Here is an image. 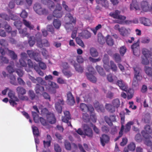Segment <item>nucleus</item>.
<instances>
[{
	"mask_svg": "<svg viewBox=\"0 0 152 152\" xmlns=\"http://www.w3.org/2000/svg\"><path fill=\"white\" fill-rule=\"evenodd\" d=\"M120 12L119 11L116 10L114 12H112L110 13V15L114 18L119 19L121 21L118 20L117 23L121 24L123 23V20L126 19V17L124 16L120 15Z\"/></svg>",
	"mask_w": 152,
	"mask_h": 152,
	"instance_id": "10",
	"label": "nucleus"
},
{
	"mask_svg": "<svg viewBox=\"0 0 152 152\" xmlns=\"http://www.w3.org/2000/svg\"><path fill=\"white\" fill-rule=\"evenodd\" d=\"M134 77L132 86L133 88L138 86V81L142 79V76L140 72V69L137 67H134Z\"/></svg>",
	"mask_w": 152,
	"mask_h": 152,
	"instance_id": "8",
	"label": "nucleus"
},
{
	"mask_svg": "<svg viewBox=\"0 0 152 152\" xmlns=\"http://www.w3.org/2000/svg\"><path fill=\"white\" fill-rule=\"evenodd\" d=\"M41 37L42 36L41 35L36 39L38 46L41 48L43 46L46 47L48 46L49 45V44L48 40L46 39H45L42 41L41 40Z\"/></svg>",
	"mask_w": 152,
	"mask_h": 152,
	"instance_id": "15",
	"label": "nucleus"
},
{
	"mask_svg": "<svg viewBox=\"0 0 152 152\" xmlns=\"http://www.w3.org/2000/svg\"><path fill=\"white\" fill-rule=\"evenodd\" d=\"M86 76L93 83L95 82L96 81V78L94 76L93 74L89 75L88 73L86 74Z\"/></svg>",
	"mask_w": 152,
	"mask_h": 152,
	"instance_id": "51",
	"label": "nucleus"
},
{
	"mask_svg": "<svg viewBox=\"0 0 152 152\" xmlns=\"http://www.w3.org/2000/svg\"><path fill=\"white\" fill-rule=\"evenodd\" d=\"M10 15L12 16H13V17H8L6 14L4 13H2L1 14L0 13V18H4L7 20H9L10 19L13 20H15L18 19V16L16 15L14 16L11 14H10Z\"/></svg>",
	"mask_w": 152,
	"mask_h": 152,
	"instance_id": "27",
	"label": "nucleus"
},
{
	"mask_svg": "<svg viewBox=\"0 0 152 152\" xmlns=\"http://www.w3.org/2000/svg\"><path fill=\"white\" fill-rule=\"evenodd\" d=\"M126 51V49L124 46H123L120 48V52L121 55L122 56H123L125 54Z\"/></svg>",
	"mask_w": 152,
	"mask_h": 152,
	"instance_id": "60",
	"label": "nucleus"
},
{
	"mask_svg": "<svg viewBox=\"0 0 152 152\" xmlns=\"http://www.w3.org/2000/svg\"><path fill=\"white\" fill-rule=\"evenodd\" d=\"M35 91L37 94H41L44 90L43 87L40 86L39 84H37L35 89Z\"/></svg>",
	"mask_w": 152,
	"mask_h": 152,
	"instance_id": "38",
	"label": "nucleus"
},
{
	"mask_svg": "<svg viewBox=\"0 0 152 152\" xmlns=\"http://www.w3.org/2000/svg\"><path fill=\"white\" fill-rule=\"evenodd\" d=\"M28 43L30 46H32L35 43V39L34 36L30 37L28 39Z\"/></svg>",
	"mask_w": 152,
	"mask_h": 152,
	"instance_id": "55",
	"label": "nucleus"
},
{
	"mask_svg": "<svg viewBox=\"0 0 152 152\" xmlns=\"http://www.w3.org/2000/svg\"><path fill=\"white\" fill-rule=\"evenodd\" d=\"M124 116H123L121 117V122L122 124V126L120 131L119 132V136L116 138L115 139V141H116L118 139L121 137L123 134V130L124 128V126L123 124L124 123Z\"/></svg>",
	"mask_w": 152,
	"mask_h": 152,
	"instance_id": "31",
	"label": "nucleus"
},
{
	"mask_svg": "<svg viewBox=\"0 0 152 152\" xmlns=\"http://www.w3.org/2000/svg\"><path fill=\"white\" fill-rule=\"evenodd\" d=\"M80 107L82 110L85 112L88 111L91 113H93L94 111V109L91 106H87L86 104L84 103L81 104Z\"/></svg>",
	"mask_w": 152,
	"mask_h": 152,
	"instance_id": "19",
	"label": "nucleus"
},
{
	"mask_svg": "<svg viewBox=\"0 0 152 152\" xmlns=\"http://www.w3.org/2000/svg\"><path fill=\"white\" fill-rule=\"evenodd\" d=\"M8 96L10 98L9 102L10 104L14 106L17 104V102L19 101L18 98L15 96V93L11 90H9L8 92Z\"/></svg>",
	"mask_w": 152,
	"mask_h": 152,
	"instance_id": "11",
	"label": "nucleus"
},
{
	"mask_svg": "<svg viewBox=\"0 0 152 152\" xmlns=\"http://www.w3.org/2000/svg\"><path fill=\"white\" fill-rule=\"evenodd\" d=\"M130 32V30L129 28L124 27H122L121 28V30L119 32L121 35L125 36L129 34Z\"/></svg>",
	"mask_w": 152,
	"mask_h": 152,
	"instance_id": "28",
	"label": "nucleus"
},
{
	"mask_svg": "<svg viewBox=\"0 0 152 152\" xmlns=\"http://www.w3.org/2000/svg\"><path fill=\"white\" fill-rule=\"evenodd\" d=\"M33 106L34 110L36 112H32L33 119L36 123H38L40 121L42 124L45 126L48 125V123L51 124L54 123L56 119L54 114L51 113H48V110L46 108H43L42 105L38 106Z\"/></svg>",
	"mask_w": 152,
	"mask_h": 152,
	"instance_id": "1",
	"label": "nucleus"
},
{
	"mask_svg": "<svg viewBox=\"0 0 152 152\" xmlns=\"http://www.w3.org/2000/svg\"><path fill=\"white\" fill-rule=\"evenodd\" d=\"M90 123L89 124H86L84 125L83 127V132L82 130L79 128L77 130L76 129L75 132L76 133L74 134V136L77 137V133L80 135H82L83 134L85 135L88 137H91L93 135V132L92 130L91 129V127H92Z\"/></svg>",
	"mask_w": 152,
	"mask_h": 152,
	"instance_id": "5",
	"label": "nucleus"
},
{
	"mask_svg": "<svg viewBox=\"0 0 152 152\" xmlns=\"http://www.w3.org/2000/svg\"><path fill=\"white\" fill-rule=\"evenodd\" d=\"M141 133L145 138L144 142L145 144L148 147H150L152 151V142L149 140L150 137L152 136V130L150 129L149 125H146L145 127L144 130L142 131ZM149 152L151 151L148 149V148H147Z\"/></svg>",
	"mask_w": 152,
	"mask_h": 152,
	"instance_id": "4",
	"label": "nucleus"
},
{
	"mask_svg": "<svg viewBox=\"0 0 152 152\" xmlns=\"http://www.w3.org/2000/svg\"><path fill=\"white\" fill-rule=\"evenodd\" d=\"M109 140V137L107 135L105 134L103 135L100 138V141L102 145L104 146L105 144L108 142Z\"/></svg>",
	"mask_w": 152,
	"mask_h": 152,
	"instance_id": "36",
	"label": "nucleus"
},
{
	"mask_svg": "<svg viewBox=\"0 0 152 152\" xmlns=\"http://www.w3.org/2000/svg\"><path fill=\"white\" fill-rule=\"evenodd\" d=\"M23 22L24 24L27 27H28L30 30L33 29L34 28V26L33 25L31 24V23L27 21L25 19H23Z\"/></svg>",
	"mask_w": 152,
	"mask_h": 152,
	"instance_id": "44",
	"label": "nucleus"
},
{
	"mask_svg": "<svg viewBox=\"0 0 152 152\" xmlns=\"http://www.w3.org/2000/svg\"><path fill=\"white\" fill-rule=\"evenodd\" d=\"M64 104V102L62 99L59 100L55 104V108L58 113L62 111L61 106Z\"/></svg>",
	"mask_w": 152,
	"mask_h": 152,
	"instance_id": "25",
	"label": "nucleus"
},
{
	"mask_svg": "<svg viewBox=\"0 0 152 152\" xmlns=\"http://www.w3.org/2000/svg\"><path fill=\"white\" fill-rule=\"evenodd\" d=\"M117 84L118 86L120 89L123 91L126 92L128 91L129 92V91H133L132 90V89H130L129 90H128L126 85L121 80H118L117 82Z\"/></svg>",
	"mask_w": 152,
	"mask_h": 152,
	"instance_id": "18",
	"label": "nucleus"
},
{
	"mask_svg": "<svg viewBox=\"0 0 152 152\" xmlns=\"http://www.w3.org/2000/svg\"><path fill=\"white\" fill-rule=\"evenodd\" d=\"M131 47L132 50L134 49H139V40L136 43H134L131 46Z\"/></svg>",
	"mask_w": 152,
	"mask_h": 152,
	"instance_id": "59",
	"label": "nucleus"
},
{
	"mask_svg": "<svg viewBox=\"0 0 152 152\" xmlns=\"http://www.w3.org/2000/svg\"><path fill=\"white\" fill-rule=\"evenodd\" d=\"M96 1L97 3L101 4L105 7L108 6V4L106 0H96Z\"/></svg>",
	"mask_w": 152,
	"mask_h": 152,
	"instance_id": "49",
	"label": "nucleus"
},
{
	"mask_svg": "<svg viewBox=\"0 0 152 152\" xmlns=\"http://www.w3.org/2000/svg\"><path fill=\"white\" fill-rule=\"evenodd\" d=\"M94 106L98 112L104 111V109L103 106L102 104H100L98 102H94Z\"/></svg>",
	"mask_w": 152,
	"mask_h": 152,
	"instance_id": "30",
	"label": "nucleus"
},
{
	"mask_svg": "<svg viewBox=\"0 0 152 152\" xmlns=\"http://www.w3.org/2000/svg\"><path fill=\"white\" fill-rule=\"evenodd\" d=\"M17 92L18 93V96L23 95L26 94V91L23 88L20 87H18L16 89Z\"/></svg>",
	"mask_w": 152,
	"mask_h": 152,
	"instance_id": "40",
	"label": "nucleus"
},
{
	"mask_svg": "<svg viewBox=\"0 0 152 152\" xmlns=\"http://www.w3.org/2000/svg\"><path fill=\"white\" fill-rule=\"evenodd\" d=\"M65 18L66 19H69L70 22L75 23V19H74L69 13L66 14L65 16Z\"/></svg>",
	"mask_w": 152,
	"mask_h": 152,
	"instance_id": "48",
	"label": "nucleus"
},
{
	"mask_svg": "<svg viewBox=\"0 0 152 152\" xmlns=\"http://www.w3.org/2000/svg\"><path fill=\"white\" fill-rule=\"evenodd\" d=\"M41 6L39 4H35L33 8L35 11L39 15H42V12L40 11L39 10L40 9Z\"/></svg>",
	"mask_w": 152,
	"mask_h": 152,
	"instance_id": "37",
	"label": "nucleus"
},
{
	"mask_svg": "<svg viewBox=\"0 0 152 152\" xmlns=\"http://www.w3.org/2000/svg\"><path fill=\"white\" fill-rule=\"evenodd\" d=\"M113 57L116 62L118 63L121 62V58L118 54H115L114 55Z\"/></svg>",
	"mask_w": 152,
	"mask_h": 152,
	"instance_id": "58",
	"label": "nucleus"
},
{
	"mask_svg": "<svg viewBox=\"0 0 152 152\" xmlns=\"http://www.w3.org/2000/svg\"><path fill=\"white\" fill-rule=\"evenodd\" d=\"M144 70L145 74L151 79H152V69L150 67L146 66L144 67Z\"/></svg>",
	"mask_w": 152,
	"mask_h": 152,
	"instance_id": "35",
	"label": "nucleus"
},
{
	"mask_svg": "<svg viewBox=\"0 0 152 152\" xmlns=\"http://www.w3.org/2000/svg\"><path fill=\"white\" fill-rule=\"evenodd\" d=\"M104 118L106 122L110 126L112 125V122L115 120V117L113 115L110 116L109 118L107 116H105Z\"/></svg>",
	"mask_w": 152,
	"mask_h": 152,
	"instance_id": "34",
	"label": "nucleus"
},
{
	"mask_svg": "<svg viewBox=\"0 0 152 152\" xmlns=\"http://www.w3.org/2000/svg\"><path fill=\"white\" fill-rule=\"evenodd\" d=\"M64 116L62 117V121L63 122L66 123L69 126H70L72 127V125L70 122L68 121V120L71 118L69 112L68 111H64Z\"/></svg>",
	"mask_w": 152,
	"mask_h": 152,
	"instance_id": "20",
	"label": "nucleus"
},
{
	"mask_svg": "<svg viewBox=\"0 0 152 152\" xmlns=\"http://www.w3.org/2000/svg\"><path fill=\"white\" fill-rule=\"evenodd\" d=\"M71 63L73 65L76 71L79 73H81L83 72V67L79 64L76 63L75 61L73 60L71 61Z\"/></svg>",
	"mask_w": 152,
	"mask_h": 152,
	"instance_id": "23",
	"label": "nucleus"
},
{
	"mask_svg": "<svg viewBox=\"0 0 152 152\" xmlns=\"http://www.w3.org/2000/svg\"><path fill=\"white\" fill-rule=\"evenodd\" d=\"M62 7L59 4H57L56 8L53 12V16L56 18H61L63 15L61 11Z\"/></svg>",
	"mask_w": 152,
	"mask_h": 152,
	"instance_id": "14",
	"label": "nucleus"
},
{
	"mask_svg": "<svg viewBox=\"0 0 152 152\" xmlns=\"http://www.w3.org/2000/svg\"><path fill=\"white\" fill-rule=\"evenodd\" d=\"M139 20L140 23L145 26H150L152 24L151 21L148 18L142 17L140 18Z\"/></svg>",
	"mask_w": 152,
	"mask_h": 152,
	"instance_id": "24",
	"label": "nucleus"
},
{
	"mask_svg": "<svg viewBox=\"0 0 152 152\" xmlns=\"http://www.w3.org/2000/svg\"><path fill=\"white\" fill-rule=\"evenodd\" d=\"M109 59L108 56L107 55H104L103 61L104 63V67L105 69L107 71H109L110 69L114 72L117 71L118 68L116 65L114 63V62L111 61L110 62V66L108 65Z\"/></svg>",
	"mask_w": 152,
	"mask_h": 152,
	"instance_id": "6",
	"label": "nucleus"
},
{
	"mask_svg": "<svg viewBox=\"0 0 152 152\" xmlns=\"http://www.w3.org/2000/svg\"><path fill=\"white\" fill-rule=\"evenodd\" d=\"M90 53L91 55L94 57H96L98 55V53L96 50L94 48H91L90 49Z\"/></svg>",
	"mask_w": 152,
	"mask_h": 152,
	"instance_id": "52",
	"label": "nucleus"
},
{
	"mask_svg": "<svg viewBox=\"0 0 152 152\" xmlns=\"http://www.w3.org/2000/svg\"><path fill=\"white\" fill-rule=\"evenodd\" d=\"M63 69L62 70V72L64 74L68 77L71 76L72 75L71 73L69 71L66 70L69 67L68 64L66 63H64L63 65Z\"/></svg>",
	"mask_w": 152,
	"mask_h": 152,
	"instance_id": "26",
	"label": "nucleus"
},
{
	"mask_svg": "<svg viewBox=\"0 0 152 152\" xmlns=\"http://www.w3.org/2000/svg\"><path fill=\"white\" fill-rule=\"evenodd\" d=\"M0 52L2 55H5L6 53L9 54L13 59H15L17 58V55L15 54L14 52L8 50V48H5L4 49L2 48H1Z\"/></svg>",
	"mask_w": 152,
	"mask_h": 152,
	"instance_id": "12",
	"label": "nucleus"
},
{
	"mask_svg": "<svg viewBox=\"0 0 152 152\" xmlns=\"http://www.w3.org/2000/svg\"><path fill=\"white\" fill-rule=\"evenodd\" d=\"M101 27L102 25L101 24H99L96 26L95 28H92L91 30L94 32V34L95 35L97 31L101 28Z\"/></svg>",
	"mask_w": 152,
	"mask_h": 152,
	"instance_id": "63",
	"label": "nucleus"
},
{
	"mask_svg": "<svg viewBox=\"0 0 152 152\" xmlns=\"http://www.w3.org/2000/svg\"><path fill=\"white\" fill-rule=\"evenodd\" d=\"M14 64H13V65L8 66L7 67V69L9 73H12L15 71V69L14 68Z\"/></svg>",
	"mask_w": 152,
	"mask_h": 152,
	"instance_id": "53",
	"label": "nucleus"
},
{
	"mask_svg": "<svg viewBox=\"0 0 152 152\" xmlns=\"http://www.w3.org/2000/svg\"><path fill=\"white\" fill-rule=\"evenodd\" d=\"M98 42L101 44H103L105 42V40L102 34H99L98 35Z\"/></svg>",
	"mask_w": 152,
	"mask_h": 152,
	"instance_id": "45",
	"label": "nucleus"
},
{
	"mask_svg": "<svg viewBox=\"0 0 152 152\" xmlns=\"http://www.w3.org/2000/svg\"><path fill=\"white\" fill-rule=\"evenodd\" d=\"M10 79L11 83L15 86L18 85L17 83L16 82V79L15 76L11 75L10 76Z\"/></svg>",
	"mask_w": 152,
	"mask_h": 152,
	"instance_id": "54",
	"label": "nucleus"
},
{
	"mask_svg": "<svg viewBox=\"0 0 152 152\" xmlns=\"http://www.w3.org/2000/svg\"><path fill=\"white\" fill-rule=\"evenodd\" d=\"M106 42L108 45L111 46L114 44V42L111 37L109 35H107L106 37Z\"/></svg>",
	"mask_w": 152,
	"mask_h": 152,
	"instance_id": "43",
	"label": "nucleus"
},
{
	"mask_svg": "<svg viewBox=\"0 0 152 152\" xmlns=\"http://www.w3.org/2000/svg\"><path fill=\"white\" fill-rule=\"evenodd\" d=\"M135 145L134 143L131 142L129 144L128 146V149L131 151H134L135 149Z\"/></svg>",
	"mask_w": 152,
	"mask_h": 152,
	"instance_id": "56",
	"label": "nucleus"
},
{
	"mask_svg": "<svg viewBox=\"0 0 152 152\" xmlns=\"http://www.w3.org/2000/svg\"><path fill=\"white\" fill-rule=\"evenodd\" d=\"M135 122L137 123L138 125H139L138 121L137 120L128 122L126 126V128L124 131L125 132H127L129 131L131 128V126L134 124Z\"/></svg>",
	"mask_w": 152,
	"mask_h": 152,
	"instance_id": "33",
	"label": "nucleus"
},
{
	"mask_svg": "<svg viewBox=\"0 0 152 152\" xmlns=\"http://www.w3.org/2000/svg\"><path fill=\"white\" fill-rule=\"evenodd\" d=\"M27 61L28 66L29 67H34V69L39 75L41 76L43 75V72L40 70L37 65L34 64L30 59L28 60Z\"/></svg>",
	"mask_w": 152,
	"mask_h": 152,
	"instance_id": "17",
	"label": "nucleus"
},
{
	"mask_svg": "<svg viewBox=\"0 0 152 152\" xmlns=\"http://www.w3.org/2000/svg\"><path fill=\"white\" fill-rule=\"evenodd\" d=\"M47 140L43 141V143L44 147L45 148H48L50 146V142L51 140V138L50 136L49 135H48L47 136Z\"/></svg>",
	"mask_w": 152,
	"mask_h": 152,
	"instance_id": "39",
	"label": "nucleus"
},
{
	"mask_svg": "<svg viewBox=\"0 0 152 152\" xmlns=\"http://www.w3.org/2000/svg\"><path fill=\"white\" fill-rule=\"evenodd\" d=\"M107 80L110 82H115L117 80V77L115 76H113L111 74H109L107 76Z\"/></svg>",
	"mask_w": 152,
	"mask_h": 152,
	"instance_id": "41",
	"label": "nucleus"
},
{
	"mask_svg": "<svg viewBox=\"0 0 152 152\" xmlns=\"http://www.w3.org/2000/svg\"><path fill=\"white\" fill-rule=\"evenodd\" d=\"M65 27L68 32H69L73 28V27L72 26V24L71 23H66L65 25Z\"/></svg>",
	"mask_w": 152,
	"mask_h": 152,
	"instance_id": "47",
	"label": "nucleus"
},
{
	"mask_svg": "<svg viewBox=\"0 0 152 152\" xmlns=\"http://www.w3.org/2000/svg\"><path fill=\"white\" fill-rule=\"evenodd\" d=\"M53 24L55 28L57 29H59L61 25V21L58 19L54 20Z\"/></svg>",
	"mask_w": 152,
	"mask_h": 152,
	"instance_id": "42",
	"label": "nucleus"
},
{
	"mask_svg": "<svg viewBox=\"0 0 152 152\" xmlns=\"http://www.w3.org/2000/svg\"><path fill=\"white\" fill-rule=\"evenodd\" d=\"M67 101L68 104L70 105H73L75 101L72 94L70 92H69L67 94Z\"/></svg>",
	"mask_w": 152,
	"mask_h": 152,
	"instance_id": "29",
	"label": "nucleus"
},
{
	"mask_svg": "<svg viewBox=\"0 0 152 152\" xmlns=\"http://www.w3.org/2000/svg\"><path fill=\"white\" fill-rule=\"evenodd\" d=\"M18 22L19 23V25H17L16 23H14V25L17 27V29H18L19 33L20 34L21 36L22 37L26 36L28 37L29 34L27 32V28H25L23 29H20L22 23H21L20 21H18Z\"/></svg>",
	"mask_w": 152,
	"mask_h": 152,
	"instance_id": "13",
	"label": "nucleus"
},
{
	"mask_svg": "<svg viewBox=\"0 0 152 152\" xmlns=\"http://www.w3.org/2000/svg\"><path fill=\"white\" fill-rule=\"evenodd\" d=\"M28 15V13L24 10H23L22 12L20 14L21 17L23 18H26Z\"/></svg>",
	"mask_w": 152,
	"mask_h": 152,
	"instance_id": "61",
	"label": "nucleus"
},
{
	"mask_svg": "<svg viewBox=\"0 0 152 152\" xmlns=\"http://www.w3.org/2000/svg\"><path fill=\"white\" fill-rule=\"evenodd\" d=\"M150 57H142L141 62L144 65H147L149 64L150 62L149 58Z\"/></svg>",
	"mask_w": 152,
	"mask_h": 152,
	"instance_id": "46",
	"label": "nucleus"
},
{
	"mask_svg": "<svg viewBox=\"0 0 152 152\" xmlns=\"http://www.w3.org/2000/svg\"><path fill=\"white\" fill-rule=\"evenodd\" d=\"M76 41L77 43L82 47H84V45L82 40L78 37L76 38Z\"/></svg>",
	"mask_w": 152,
	"mask_h": 152,
	"instance_id": "57",
	"label": "nucleus"
},
{
	"mask_svg": "<svg viewBox=\"0 0 152 152\" xmlns=\"http://www.w3.org/2000/svg\"><path fill=\"white\" fill-rule=\"evenodd\" d=\"M83 119L85 122L91 121L95 123L96 122V118L94 115L93 114L90 115V118L89 119V116L86 113H83Z\"/></svg>",
	"mask_w": 152,
	"mask_h": 152,
	"instance_id": "22",
	"label": "nucleus"
},
{
	"mask_svg": "<svg viewBox=\"0 0 152 152\" xmlns=\"http://www.w3.org/2000/svg\"><path fill=\"white\" fill-rule=\"evenodd\" d=\"M27 53L30 58H34L35 61L38 62V64L41 69H45L46 68V66L45 64L41 62V58H38V53H34L33 50H28Z\"/></svg>",
	"mask_w": 152,
	"mask_h": 152,
	"instance_id": "7",
	"label": "nucleus"
},
{
	"mask_svg": "<svg viewBox=\"0 0 152 152\" xmlns=\"http://www.w3.org/2000/svg\"><path fill=\"white\" fill-rule=\"evenodd\" d=\"M96 69L99 74L102 76L105 75V74L103 71V69L99 66H97L96 67Z\"/></svg>",
	"mask_w": 152,
	"mask_h": 152,
	"instance_id": "50",
	"label": "nucleus"
},
{
	"mask_svg": "<svg viewBox=\"0 0 152 152\" xmlns=\"http://www.w3.org/2000/svg\"><path fill=\"white\" fill-rule=\"evenodd\" d=\"M79 36L83 38L88 39L91 37V34L87 30H85L82 31L81 33L79 34Z\"/></svg>",
	"mask_w": 152,
	"mask_h": 152,
	"instance_id": "32",
	"label": "nucleus"
},
{
	"mask_svg": "<svg viewBox=\"0 0 152 152\" xmlns=\"http://www.w3.org/2000/svg\"><path fill=\"white\" fill-rule=\"evenodd\" d=\"M150 41V39L148 37H144L142 38L141 42L143 43H148Z\"/></svg>",
	"mask_w": 152,
	"mask_h": 152,
	"instance_id": "64",
	"label": "nucleus"
},
{
	"mask_svg": "<svg viewBox=\"0 0 152 152\" xmlns=\"http://www.w3.org/2000/svg\"><path fill=\"white\" fill-rule=\"evenodd\" d=\"M29 78L34 83H36L37 82L42 85H45L46 90L51 93H56V89L59 88L58 85L53 82H49L48 83L49 86L46 85V83L45 82L44 80H43L41 77H37L36 79H35L33 77L29 75Z\"/></svg>",
	"mask_w": 152,
	"mask_h": 152,
	"instance_id": "2",
	"label": "nucleus"
},
{
	"mask_svg": "<svg viewBox=\"0 0 152 152\" xmlns=\"http://www.w3.org/2000/svg\"><path fill=\"white\" fill-rule=\"evenodd\" d=\"M113 105L110 104H106V108L110 112L113 113L115 111V108L118 107L120 105V102L118 99L114 100L112 103Z\"/></svg>",
	"mask_w": 152,
	"mask_h": 152,
	"instance_id": "9",
	"label": "nucleus"
},
{
	"mask_svg": "<svg viewBox=\"0 0 152 152\" xmlns=\"http://www.w3.org/2000/svg\"><path fill=\"white\" fill-rule=\"evenodd\" d=\"M21 58L19 60V63L20 65L18 64H16L17 66L18 67H20V66L25 67L27 65L26 61L27 60V55L25 53H22L21 54Z\"/></svg>",
	"mask_w": 152,
	"mask_h": 152,
	"instance_id": "16",
	"label": "nucleus"
},
{
	"mask_svg": "<svg viewBox=\"0 0 152 152\" xmlns=\"http://www.w3.org/2000/svg\"><path fill=\"white\" fill-rule=\"evenodd\" d=\"M47 5L48 6L49 8L51 10L52 9H53L54 7V3L50 0H49L48 1Z\"/></svg>",
	"mask_w": 152,
	"mask_h": 152,
	"instance_id": "62",
	"label": "nucleus"
},
{
	"mask_svg": "<svg viewBox=\"0 0 152 152\" xmlns=\"http://www.w3.org/2000/svg\"><path fill=\"white\" fill-rule=\"evenodd\" d=\"M130 9L131 10H141V12H147L150 10V7L148 2L143 1L141 3V7L140 8L136 0H133L132 3L130 4Z\"/></svg>",
	"mask_w": 152,
	"mask_h": 152,
	"instance_id": "3",
	"label": "nucleus"
},
{
	"mask_svg": "<svg viewBox=\"0 0 152 152\" xmlns=\"http://www.w3.org/2000/svg\"><path fill=\"white\" fill-rule=\"evenodd\" d=\"M32 128L33 130V133L34 136L35 141L36 144V149L37 150V144L39 143V140L36 137H37L39 136V132L38 129L37 127L32 126Z\"/></svg>",
	"mask_w": 152,
	"mask_h": 152,
	"instance_id": "21",
	"label": "nucleus"
}]
</instances>
